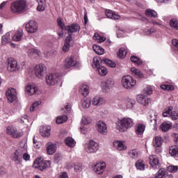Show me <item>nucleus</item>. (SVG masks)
<instances>
[{"label":"nucleus","mask_w":178,"mask_h":178,"mask_svg":"<svg viewBox=\"0 0 178 178\" xmlns=\"http://www.w3.org/2000/svg\"><path fill=\"white\" fill-rule=\"evenodd\" d=\"M81 105L84 109H88L91 106V99L86 97L82 99Z\"/></svg>","instance_id":"2f4dec72"},{"label":"nucleus","mask_w":178,"mask_h":178,"mask_svg":"<svg viewBox=\"0 0 178 178\" xmlns=\"http://www.w3.org/2000/svg\"><path fill=\"white\" fill-rule=\"evenodd\" d=\"M136 166L139 170H145V163L143 160H138L136 163Z\"/></svg>","instance_id":"58836bf2"},{"label":"nucleus","mask_w":178,"mask_h":178,"mask_svg":"<svg viewBox=\"0 0 178 178\" xmlns=\"http://www.w3.org/2000/svg\"><path fill=\"white\" fill-rule=\"evenodd\" d=\"M40 134L42 137H49L51 136V126L42 127Z\"/></svg>","instance_id":"5701e85b"},{"label":"nucleus","mask_w":178,"mask_h":178,"mask_svg":"<svg viewBox=\"0 0 178 178\" xmlns=\"http://www.w3.org/2000/svg\"><path fill=\"white\" fill-rule=\"evenodd\" d=\"M162 143H163V140H162V137L161 136L154 138L153 145L155 147V152L156 154L162 152Z\"/></svg>","instance_id":"9d476101"},{"label":"nucleus","mask_w":178,"mask_h":178,"mask_svg":"<svg viewBox=\"0 0 178 178\" xmlns=\"http://www.w3.org/2000/svg\"><path fill=\"white\" fill-rule=\"evenodd\" d=\"M23 38V31H17L13 37V41H20Z\"/></svg>","instance_id":"c9c22d12"},{"label":"nucleus","mask_w":178,"mask_h":178,"mask_svg":"<svg viewBox=\"0 0 178 178\" xmlns=\"http://www.w3.org/2000/svg\"><path fill=\"white\" fill-rule=\"evenodd\" d=\"M35 169L39 170H45V169L51 167V161L42 160V159H36L33 165Z\"/></svg>","instance_id":"39448f33"},{"label":"nucleus","mask_w":178,"mask_h":178,"mask_svg":"<svg viewBox=\"0 0 178 178\" xmlns=\"http://www.w3.org/2000/svg\"><path fill=\"white\" fill-rule=\"evenodd\" d=\"M47 73V67L44 64H39L35 67V74L38 79H42L44 74Z\"/></svg>","instance_id":"f8f14e48"},{"label":"nucleus","mask_w":178,"mask_h":178,"mask_svg":"<svg viewBox=\"0 0 178 178\" xmlns=\"http://www.w3.org/2000/svg\"><path fill=\"white\" fill-rule=\"evenodd\" d=\"M8 62V72H17L19 70L20 65H17V61L13 58H10L7 60Z\"/></svg>","instance_id":"1a4fd4ad"},{"label":"nucleus","mask_w":178,"mask_h":178,"mask_svg":"<svg viewBox=\"0 0 178 178\" xmlns=\"http://www.w3.org/2000/svg\"><path fill=\"white\" fill-rule=\"evenodd\" d=\"M16 128L12 127V126H9L7 127L6 128V133L8 136H11V137H15L16 135L15 134V130Z\"/></svg>","instance_id":"37998d69"},{"label":"nucleus","mask_w":178,"mask_h":178,"mask_svg":"<svg viewBox=\"0 0 178 178\" xmlns=\"http://www.w3.org/2000/svg\"><path fill=\"white\" fill-rule=\"evenodd\" d=\"M10 12L14 15H22L26 12L27 9V1L26 0H15L10 4Z\"/></svg>","instance_id":"f257e3e1"},{"label":"nucleus","mask_w":178,"mask_h":178,"mask_svg":"<svg viewBox=\"0 0 178 178\" xmlns=\"http://www.w3.org/2000/svg\"><path fill=\"white\" fill-rule=\"evenodd\" d=\"M155 31H156V30H155V29H145L143 31V33L145 34V35H149L151 34H152V33H155Z\"/></svg>","instance_id":"bf43d9fd"},{"label":"nucleus","mask_w":178,"mask_h":178,"mask_svg":"<svg viewBox=\"0 0 178 178\" xmlns=\"http://www.w3.org/2000/svg\"><path fill=\"white\" fill-rule=\"evenodd\" d=\"M26 30L29 34H34L38 31V24L34 20H30L25 25Z\"/></svg>","instance_id":"6e6552de"},{"label":"nucleus","mask_w":178,"mask_h":178,"mask_svg":"<svg viewBox=\"0 0 178 178\" xmlns=\"http://www.w3.org/2000/svg\"><path fill=\"white\" fill-rule=\"evenodd\" d=\"M162 131H164L166 133L168 130H170L172 128V124L167 123V122H163L160 126Z\"/></svg>","instance_id":"ea45409f"},{"label":"nucleus","mask_w":178,"mask_h":178,"mask_svg":"<svg viewBox=\"0 0 178 178\" xmlns=\"http://www.w3.org/2000/svg\"><path fill=\"white\" fill-rule=\"evenodd\" d=\"M97 70L100 76H106L108 74V70L104 66L99 67Z\"/></svg>","instance_id":"c03bdc74"},{"label":"nucleus","mask_w":178,"mask_h":178,"mask_svg":"<svg viewBox=\"0 0 178 178\" xmlns=\"http://www.w3.org/2000/svg\"><path fill=\"white\" fill-rule=\"evenodd\" d=\"M168 172L166 170H165V169H160L156 176H157V178H166Z\"/></svg>","instance_id":"a18cd8bd"},{"label":"nucleus","mask_w":178,"mask_h":178,"mask_svg":"<svg viewBox=\"0 0 178 178\" xmlns=\"http://www.w3.org/2000/svg\"><path fill=\"white\" fill-rule=\"evenodd\" d=\"M169 154L171 156H178V146H171L169 149Z\"/></svg>","instance_id":"e433bc0d"},{"label":"nucleus","mask_w":178,"mask_h":178,"mask_svg":"<svg viewBox=\"0 0 178 178\" xmlns=\"http://www.w3.org/2000/svg\"><path fill=\"white\" fill-rule=\"evenodd\" d=\"M92 49L96 54H97V55H104V54H105V50L104 48L97 44H93Z\"/></svg>","instance_id":"72a5a7b5"},{"label":"nucleus","mask_w":178,"mask_h":178,"mask_svg":"<svg viewBox=\"0 0 178 178\" xmlns=\"http://www.w3.org/2000/svg\"><path fill=\"white\" fill-rule=\"evenodd\" d=\"M62 159V156L58 154H56L54 155V161L56 163H58V162Z\"/></svg>","instance_id":"69168bd1"},{"label":"nucleus","mask_w":178,"mask_h":178,"mask_svg":"<svg viewBox=\"0 0 178 178\" xmlns=\"http://www.w3.org/2000/svg\"><path fill=\"white\" fill-rule=\"evenodd\" d=\"M137 101L139 104L143 105V106H147L149 104H151L152 102L151 98H146L143 95H139L137 97Z\"/></svg>","instance_id":"aec40b11"},{"label":"nucleus","mask_w":178,"mask_h":178,"mask_svg":"<svg viewBox=\"0 0 178 178\" xmlns=\"http://www.w3.org/2000/svg\"><path fill=\"white\" fill-rule=\"evenodd\" d=\"M28 54L31 58H38L41 56V51L37 49H31L28 51Z\"/></svg>","instance_id":"bb28decb"},{"label":"nucleus","mask_w":178,"mask_h":178,"mask_svg":"<svg viewBox=\"0 0 178 178\" xmlns=\"http://www.w3.org/2000/svg\"><path fill=\"white\" fill-rule=\"evenodd\" d=\"M66 121H67V116L66 115L58 116L56 120L57 124H62Z\"/></svg>","instance_id":"de8ad7c7"},{"label":"nucleus","mask_w":178,"mask_h":178,"mask_svg":"<svg viewBox=\"0 0 178 178\" xmlns=\"http://www.w3.org/2000/svg\"><path fill=\"white\" fill-rule=\"evenodd\" d=\"M65 30L67 31L68 34H72L73 33H77L80 31V26L77 24H72L71 26H65Z\"/></svg>","instance_id":"412c9836"},{"label":"nucleus","mask_w":178,"mask_h":178,"mask_svg":"<svg viewBox=\"0 0 178 178\" xmlns=\"http://www.w3.org/2000/svg\"><path fill=\"white\" fill-rule=\"evenodd\" d=\"M128 155L131 159H136L138 158V150L137 149H131L128 152Z\"/></svg>","instance_id":"4c0bfd02"},{"label":"nucleus","mask_w":178,"mask_h":178,"mask_svg":"<svg viewBox=\"0 0 178 178\" xmlns=\"http://www.w3.org/2000/svg\"><path fill=\"white\" fill-rule=\"evenodd\" d=\"M105 15L108 19H113V20H119L120 15L116 14L115 12L111 10H106Z\"/></svg>","instance_id":"4be33fe9"},{"label":"nucleus","mask_w":178,"mask_h":178,"mask_svg":"<svg viewBox=\"0 0 178 178\" xmlns=\"http://www.w3.org/2000/svg\"><path fill=\"white\" fill-rule=\"evenodd\" d=\"M74 169L75 172H81V170H83V164L80 163L75 164Z\"/></svg>","instance_id":"680f3d73"},{"label":"nucleus","mask_w":178,"mask_h":178,"mask_svg":"<svg viewBox=\"0 0 178 178\" xmlns=\"http://www.w3.org/2000/svg\"><path fill=\"white\" fill-rule=\"evenodd\" d=\"M84 148L88 154H95L99 149V144L93 140H90L84 145Z\"/></svg>","instance_id":"423d86ee"},{"label":"nucleus","mask_w":178,"mask_h":178,"mask_svg":"<svg viewBox=\"0 0 178 178\" xmlns=\"http://www.w3.org/2000/svg\"><path fill=\"white\" fill-rule=\"evenodd\" d=\"M149 163L153 169L159 168V159H158L156 155H152L149 156Z\"/></svg>","instance_id":"a211bd4d"},{"label":"nucleus","mask_w":178,"mask_h":178,"mask_svg":"<svg viewBox=\"0 0 178 178\" xmlns=\"http://www.w3.org/2000/svg\"><path fill=\"white\" fill-rule=\"evenodd\" d=\"M167 170L171 173H176V172L178 170V165H169L167 168Z\"/></svg>","instance_id":"4d7b16f0"},{"label":"nucleus","mask_w":178,"mask_h":178,"mask_svg":"<svg viewBox=\"0 0 178 178\" xmlns=\"http://www.w3.org/2000/svg\"><path fill=\"white\" fill-rule=\"evenodd\" d=\"M76 65H77L76 58L74 56L68 57L64 62L63 69L65 70H69V69H72V67L76 66Z\"/></svg>","instance_id":"9b49d317"},{"label":"nucleus","mask_w":178,"mask_h":178,"mask_svg":"<svg viewBox=\"0 0 178 178\" xmlns=\"http://www.w3.org/2000/svg\"><path fill=\"white\" fill-rule=\"evenodd\" d=\"M93 40H96L97 41H99V42H104L106 38L105 37H102L99 35L98 33H95L93 36Z\"/></svg>","instance_id":"603ef678"},{"label":"nucleus","mask_w":178,"mask_h":178,"mask_svg":"<svg viewBox=\"0 0 178 178\" xmlns=\"http://www.w3.org/2000/svg\"><path fill=\"white\" fill-rule=\"evenodd\" d=\"M97 131L100 133V134H103L104 136L108 134V126L104 122V121H99L97 123Z\"/></svg>","instance_id":"f3484780"},{"label":"nucleus","mask_w":178,"mask_h":178,"mask_svg":"<svg viewBox=\"0 0 178 178\" xmlns=\"http://www.w3.org/2000/svg\"><path fill=\"white\" fill-rule=\"evenodd\" d=\"M106 168V163L102 161V162L96 163L93 167V170L97 175H102Z\"/></svg>","instance_id":"dca6fc26"},{"label":"nucleus","mask_w":178,"mask_h":178,"mask_svg":"<svg viewBox=\"0 0 178 178\" xmlns=\"http://www.w3.org/2000/svg\"><path fill=\"white\" fill-rule=\"evenodd\" d=\"M65 144L67 147H70V148H73L76 146V140H74L72 137H67L65 140Z\"/></svg>","instance_id":"7c9ffc66"},{"label":"nucleus","mask_w":178,"mask_h":178,"mask_svg":"<svg viewBox=\"0 0 178 178\" xmlns=\"http://www.w3.org/2000/svg\"><path fill=\"white\" fill-rule=\"evenodd\" d=\"M170 118H171V119L172 120H177V119H178V112L177 111H172L171 114L170 115Z\"/></svg>","instance_id":"0e129e2a"},{"label":"nucleus","mask_w":178,"mask_h":178,"mask_svg":"<svg viewBox=\"0 0 178 178\" xmlns=\"http://www.w3.org/2000/svg\"><path fill=\"white\" fill-rule=\"evenodd\" d=\"M14 134L15 136H14L13 138H20V137L23 136V131L22 129L17 130V129L15 128Z\"/></svg>","instance_id":"5fc2aeb1"},{"label":"nucleus","mask_w":178,"mask_h":178,"mask_svg":"<svg viewBox=\"0 0 178 178\" xmlns=\"http://www.w3.org/2000/svg\"><path fill=\"white\" fill-rule=\"evenodd\" d=\"M172 111H173V106H169L168 108H165L164 112L163 113V116L164 118H168V116L170 117Z\"/></svg>","instance_id":"8fccbe9b"},{"label":"nucleus","mask_w":178,"mask_h":178,"mask_svg":"<svg viewBox=\"0 0 178 178\" xmlns=\"http://www.w3.org/2000/svg\"><path fill=\"white\" fill-rule=\"evenodd\" d=\"M113 145L118 151H124V149H127V146L120 140L115 141Z\"/></svg>","instance_id":"b1692460"},{"label":"nucleus","mask_w":178,"mask_h":178,"mask_svg":"<svg viewBox=\"0 0 178 178\" xmlns=\"http://www.w3.org/2000/svg\"><path fill=\"white\" fill-rule=\"evenodd\" d=\"M25 92L28 95H34V94H38V88L34 83H29L25 87Z\"/></svg>","instance_id":"4468645a"},{"label":"nucleus","mask_w":178,"mask_h":178,"mask_svg":"<svg viewBox=\"0 0 178 178\" xmlns=\"http://www.w3.org/2000/svg\"><path fill=\"white\" fill-rule=\"evenodd\" d=\"M145 15L148 17H154V18L158 17V13H156V11L151 8H148L145 10Z\"/></svg>","instance_id":"473e14b6"},{"label":"nucleus","mask_w":178,"mask_h":178,"mask_svg":"<svg viewBox=\"0 0 178 178\" xmlns=\"http://www.w3.org/2000/svg\"><path fill=\"white\" fill-rule=\"evenodd\" d=\"M131 60L133 62V63H135L137 66H141L143 65V60L141 58L137 57V56H131Z\"/></svg>","instance_id":"a19ab883"},{"label":"nucleus","mask_w":178,"mask_h":178,"mask_svg":"<svg viewBox=\"0 0 178 178\" xmlns=\"http://www.w3.org/2000/svg\"><path fill=\"white\" fill-rule=\"evenodd\" d=\"M80 93L81 95H83V97H87L88 94H90V86L88 85H81L79 90Z\"/></svg>","instance_id":"393cba45"},{"label":"nucleus","mask_w":178,"mask_h":178,"mask_svg":"<svg viewBox=\"0 0 178 178\" xmlns=\"http://www.w3.org/2000/svg\"><path fill=\"white\" fill-rule=\"evenodd\" d=\"M61 76L58 73L49 74L46 76V83L47 86H56L60 81Z\"/></svg>","instance_id":"0eeeda50"},{"label":"nucleus","mask_w":178,"mask_h":178,"mask_svg":"<svg viewBox=\"0 0 178 178\" xmlns=\"http://www.w3.org/2000/svg\"><path fill=\"white\" fill-rule=\"evenodd\" d=\"M161 90H166L167 91H173L175 90V86L172 85H161Z\"/></svg>","instance_id":"6e6d98bb"},{"label":"nucleus","mask_w":178,"mask_h":178,"mask_svg":"<svg viewBox=\"0 0 178 178\" xmlns=\"http://www.w3.org/2000/svg\"><path fill=\"white\" fill-rule=\"evenodd\" d=\"M127 108L128 109H131L133 108V106H134V105L136 104V101H134V99H128L127 100Z\"/></svg>","instance_id":"3c124183"},{"label":"nucleus","mask_w":178,"mask_h":178,"mask_svg":"<svg viewBox=\"0 0 178 178\" xmlns=\"http://www.w3.org/2000/svg\"><path fill=\"white\" fill-rule=\"evenodd\" d=\"M134 124L133 119L129 117H125L120 120L116 126V129L120 131V133H124L127 129L133 127Z\"/></svg>","instance_id":"f03ea898"},{"label":"nucleus","mask_w":178,"mask_h":178,"mask_svg":"<svg viewBox=\"0 0 178 178\" xmlns=\"http://www.w3.org/2000/svg\"><path fill=\"white\" fill-rule=\"evenodd\" d=\"M57 178H69V175L66 172H60Z\"/></svg>","instance_id":"774afa93"},{"label":"nucleus","mask_w":178,"mask_h":178,"mask_svg":"<svg viewBox=\"0 0 178 178\" xmlns=\"http://www.w3.org/2000/svg\"><path fill=\"white\" fill-rule=\"evenodd\" d=\"M57 24H58V26H59V27H60L61 30H63L64 29H65V30H66V26H65V23H63V22H62V19L58 18Z\"/></svg>","instance_id":"e2e57ef3"},{"label":"nucleus","mask_w":178,"mask_h":178,"mask_svg":"<svg viewBox=\"0 0 178 178\" xmlns=\"http://www.w3.org/2000/svg\"><path fill=\"white\" fill-rule=\"evenodd\" d=\"M170 26L173 30H178V20L176 18H173L170 20Z\"/></svg>","instance_id":"79ce46f5"},{"label":"nucleus","mask_w":178,"mask_h":178,"mask_svg":"<svg viewBox=\"0 0 178 178\" xmlns=\"http://www.w3.org/2000/svg\"><path fill=\"white\" fill-rule=\"evenodd\" d=\"M10 42V33H7L4 35H3L1 39V43L3 45H6V44H9Z\"/></svg>","instance_id":"f704fd0d"},{"label":"nucleus","mask_w":178,"mask_h":178,"mask_svg":"<svg viewBox=\"0 0 178 178\" xmlns=\"http://www.w3.org/2000/svg\"><path fill=\"white\" fill-rule=\"evenodd\" d=\"M121 83L122 87L126 88V90H131V88H134L136 84H137V81L130 75H125L122 76Z\"/></svg>","instance_id":"20e7f679"},{"label":"nucleus","mask_w":178,"mask_h":178,"mask_svg":"<svg viewBox=\"0 0 178 178\" xmlns=\"http://www.w3.org/2000/svg\"><path fill=\"white\" fill-rule=\"evenodd\" d=\"M127 54V51H126V49H124V47H122L119 49V51L118 53V58L123 59Z\"/></svg>","instance_id":"49530a36"},{"label":"nucleus","mask_w":178,"mask_h":178,"mask_svg":"<svg viewBox=\"0 0 178 178\" xmlns=\"http://www.w3.org/2000/svg\"><path fill=\"white\" fill-rule=\"evenodd\" d=\"M102 62H104V60H101L99 57H94L92 66L94 68L98 69L101 66Z\"/></svg>","instance_id":"c756f323"},{"label":"nucleus","mask_w":178,"mask_h":178,"mask_svg":"<svg viewBox=\"0 0 178 178\" xmlns=\"http://www.w3.org/2000/svg\"><path fill=\"white\" fill-rule=\"evenodd\" d=\"M40 105H41V101H38V102H35V103H33L32 106L30 108L31 112H34V111H35L37 107L40 106Z\"/></svg>","instance_id":"13d9d810"},{"label":"nucleus","mask_w":178,"mask_h":178,"mask_svg":"<svg viewBox=\"0 0 178 178\" xmlns=\"http://www.w3.org/2000/svg\"><path fill=\"white\" fill-rule=\"evenodd\" d=\"M152 92H153L152 87H151V86H148L146 88L145 93L147 94V95H151V94H152Z\"/></svg>","instance_id":"338daca9"},{"label":"nucleus","mask_w":178,"mask_h":178,"mask_svg":"<svg viewBox=\"0 0 178 178\" xmlns=\"http://www.w3.org/2000/svg\"><path fill=\"white\" fill-rule=\"evenodd\" d=\"M131 72L133 76H136V77H138V79H144V74H143L141 71L136 69V67H132L131 69Z\"/></svg>","instance_id":"c85d7f7f"},{"label":"nucleus","mask_w":178,"mask_h":178,"mask_svg":"<svg viewBox=\"0 0 178 178\" xmlns=\"http://www.w3.org/2000/svg\"><path fill=\"white\" fill-rule=\"evenodd\" d=\"M103 62H104L107 66H109V67H116V63L112 61L111 60L104 58L103 59Z\"/></svg>","instance_id":"09e8293b"},{"label":"nucleus","mask_w":178,"mask_h":178,"mask_svg":"<svg viewBox=\"0 0 178 178\" xmlns=\"http://www.w3.org/2000/svg\"><path fill=\"white\" fill-rule=\"evenodd\" d=\"M7 99L8 102H15V99H17V96L16 95V90L15 88H8L6 93Z\"/></svg>","instance_id":"2eb2a0df"},{"label":"nucleus","mask_w":178,"mask_h":178,"mask_svg":"<svg viewBox=\"0 0 178 178\" xmlns=\"http://www.w3.org/2000/svg\"><path fill=\"white\" fill-rule=\"evenodd\" d=\"M115 86V81L112 79H107L102 83V90L103 92H107L108 90H111Z\"/></svg>","instance_id":"ddd939ff"},{"label":"nucleus","mask_w":178,"mask_h":178,"mask_svg":"<svg viewBox=\"0 0 178 178\" xmlns=\"http://www.w3.org/2000/svg\"><path fill=\"white\" fill-rule=\"evenodd\" d=\"M145 131V125L143 124H138L136 126V133L137 136H143Z\"/></svg>","instance_id":"a878e982"},{"label":"nucleus","mask_w":178,"mask_h":178,"mask_svg":"<svg viewBox=\"0 0 178 178\" xmlns=\"http://www.w3.org/2000/svg\"><path fill=\"white\" fill-rule=\"evenodd\" d=\"M92 122V120L90 117H83L81 122L83 124H90Z\"/></svg>","instance_id":"864d4df0"},{"label":"nucleus","mask_w":178,"mask_h":178,"mask_svg":"<svg viewBox=\"0 0 178 178\" xmlns=\"http://www.w3.org/2000/svg\"><path fill=\"white\" fill-rule=\"evenodd\" d=\"M106 102V100H105V98L99 96H95L92 100V104L94 106H101Z\"/></svg>","instance_id":"6ab92c4d"},{"label":"nucleus","mask_w":178,"mask_h":178,"mask_svg":"<svg viewBox=\"0 0 178 178\" xmlns=\"http://www.w3.org/2000/svg\"><path fill=\"white\" fill-rule=\"evenodd\" d=\"M27 148L26 146V143H24L23 147L16 149L10 154V159L13 162H15L17 165L22 163V161H23V151Z\"/></svg>","instance_id":"7ed1b4c3"},{"label":"nucleus","mask_w":178,"mask_h":178,"mask_svg":"<svg viewBox=\"0 0 178 178\" xmlns=\"http://www.w3.org/2000/svg\"><path fill=\"white\" fill-rule=\"evenodd\" d=\"M150 122L152 123L154 129H156L157 123H156V115L154 114V116L152 117V115L150 116Z\"/></svg>","instance_id":"052dcab7"},{"label":"nucleus","mask_w":178,"mask_h":178,"mask_svg":"<svg viewBox=\"0 0 178 178\" xmlns=\"http://www.w3.org/2000/svg\"><path fill=\"white\" fill-rule=\"evenodd\" d=\"M47 151L49 155H54L56 152V146L52 143H47Z\"/></svg>","instance_id":"cd10ccee"}]
</instances>
